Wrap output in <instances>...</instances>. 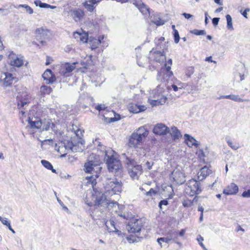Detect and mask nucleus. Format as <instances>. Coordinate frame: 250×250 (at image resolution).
I'll return each mask as SVG.
<instances>
[{
	"instance_id": "nucleus-27",
	"label": "nucleus",
	"mask_w": 250,
	"mask_h": 250,
	"mask_svg": "<svg viewBox=\"0 0 250 250\" xmlns=\"http://www.w3.org/2000/svg\"><path fill=\"white\" fill-rule=\"evenodd\" d=\"M73 36L75 39H80V40L83 43L87 42L88 41H89L88 35L87 33L76 32L74 33Z\"/></svg>"
},
{
	"instance_id": "nucleus-49",
	"label": "nucleus",
	"mask_w": 250,
	"mask_h": 250,
	"mask_svg": "<svg viewBox=\"0 0 250 250\" xmlns=\"http://www.w3.org/2000/svg\"><path fill=\"white\" fill-rule=\"evenodd\" d=\"M168 205V201L167 200H161L159 204V207L161 209H163V206H167Z\"/></svg>"
},
{
	"instance_id": "nucleus-23",
	"label": "nucleus",
	"mask_w": 250,
	"mask_h": 250,
	"mask_svg": "<svg viewBox=\"0 0 250 250\" xmlns=\"http://www.w3.org/2000/svg\"><path fill=\"white\" fill-rule=\"evenodd\" d=\"M133 4L139 10L140 12L143 15L149 14V9L144 3L141 2H134Z\"/></svg>"
},
{
	"instance_id": "nucleus-20",
	"label": "nucleus",
	"mask_w": 250,
	"mask_h": 250,
	"mask_svg": "<svg viewBox=\"0 0 250 250\" xmlns=\"http://www.w3.org/2000/svg\"><path fill=\"white\" fill-rule=\"evenodd\" d=\"M238 187L234 183H231L223 190V193L226 195H233L237 193Z\"/></svg>"
},
{
	"instance_id": "nucleus-21",
	"label": "nucleus",
	"mask_w": 250,
	"mask_h": 250,
	"mask_svg": "<svg viewBox=\"0 0 250 250\" xmlns=\"http://www.w3.org/2000/svg\"><path fill=\"white\" fill-rule=\"evenodd\" d=\"M42 77L44 81H46V83H52L55 81V77L53 75L51 70L47 69L42 74Z\"/></svg>"
},
{
	"instance_id": "nucleus-5",
	"label": "nucleus",
	"mask_w": 250,
	"mask_h": 250,
	"mask_svg": "<svg viewBox=\"0 0 250 250\" xmlns=\"http://www.w3.org/2000/svg\"><path fill=\"white\" fill-rule=\"evenodd\" d=\"M148 135V131L144 126H141L131 134L128 139L129 147L137 148L142 145Z\"/></svg>"
},
{
	"instance_id": "nucleus-32",
	"label": "nucleus",
	"mask_w": 250,
	"mask_h": 250,
	"mask_svg": "<svg viewBox=\"0 0 250 250\" xmlns=\"http://www.w3.org/2000/svg\"><path fill=\"white\" fill-rule=\"evenodd\" d=\"M98 174L99 173L97 172L96 171V173L92 174L91 176L86 177V179L87 180V183L90 184L93 187L96 184V178L99 177Z\"/></svg>"
},
{
	"instance_id": "nucleus-40",
	"label": "nucleus",
	"mask_w": 250,
	"mask_h": 250,
	"mask_svg": "<svg viewBox=\"0 0 250 250\" xmlns=\"http://www.w3.org/2000/svg\"><path fill=\"white\" fill-rule=\"evenodd\" d=\"M152 21L157 26L162 25L164 24V21L160 18L156 17L152 20Z\"/></svg>"
},
{
	"instance_id": "nucleus-12",
	"label": "nucleus",
	"mask_w": 250,
	"mask_h": 250,
	"mask_svg": "<svg viewBox=\"0 0 250 250\" xmlns=\"http://www.w3.org/2000/svg\"><path fill=\"white\" fill-rule=\"evenodd\" d=\"M9 63L11 65L20 67L23 64V57L16 55L13 51H10L8 55Z\"/></svg>"
},
{
	"instance_id": "nucleus-13",
	"label": "nucleus",
	"mask_w": 250,
	"mask_h": 250,
	"mask_svg": "<svg viewBox=\"0 0 250 250\" xmlns=\"http://www.w3.org/2000/svg\"><path fill=\"white\" fill-rule=\"evenodd\" d=\"M142 225L141 220L136 219L131 220L128 224L126 229L129 233L139 232L142 229Z\"/></svg>"
},
{
	"instance_id": "nucleus-24",
	"label": "nucleus",
	"mask_w": 250,
	"mask_h": 250,
	"mask_svg": "<svg viewBox=\"0 0 250 250\" xmlns=\"http://www.w3.org/2000/svg\"><path fill=\"white\" fill-rule=\"evenodd\" d=\"M211 173V170L207 166L202 167L198 173V179L199 180H203Z\"/></svg>"
},
{
	"instance_id": "nucleus-44",
	"label": "nucleus",
	"mask_w": 250,
	"mask_h": 250,
	"mask_svg": "<svg viewBox=\"0 0 250 250\" xmlns=\"http://www.w3.org/2000/svg\"><path fill=\"white\" fill-rule=\"evenodd\" d=\"M226 141L229 146L233 149L237 150L238 148V146L236 145H233L232 142L228 138H226Z\"/></svg>"
},
{
	"instance_id": "nucleus-60",
	"label": "nucleus",
	"mask_w": 250,
	"mask_h": 250,
	"mask_svg": "<svg viewBox=\"0 0 250 250\" xmlns=\"http://www.w3.org/2000/svg\"><path fill=\"white\" fill-rule=\"evenodd\" d=\"M186 232V230L185 229H182L180 230V231L178 233V235H179L180 236H183Z\"/></svg>"
},
{
	"instance_id": "nucleus-10",
	"label": "nucleus",
	"mask_w": 250,
	"mask_h": 250,
	"mask_svg": "<svg viewBox=\"0 0 250 250\" xmlns=\"http://www.w3.org/2000/svg\"><path fill=\"white\" fill-rule=\"evenodd\" d=\"M91 157L89 158L88 161L84 164V170L86 173H90L91 174L96 173V171L98 172L101 170V167H99V161H93L91 160Z\"/></svg>"
},
{
	"instance_id": "nucleus-6",
	"label": "nucleus",
	"mask_w": 250,
	"mask_h": 250,
	"mask_svg": "<svg viewBox=\"0 0 250 250\" xmlns=\"http://www.w3.org/2000/svg\"><path fill=\"white\" fill-rule=\"evenodd\" d=\"M105 192L110 195L118 194L122 191L123 184L115 178H107L104 184Z\"/></svg>"
},
{
	"instance_id": "nucleus-1",
	"label": "nucleus",
	"mask_w": 250,
	"mask_h": 250,
	"mask_svg": "<svg viewBox=\"0 0 250 250\" xmlns=\"http://www.w3.org/2000/svg\"><path fill=\"white\" fill-rule=\"evenodd\" d=\"M55 149L61 154V157H63L70 152L82 151L83 143L80 139L71 138L70 140H64L56 144Z\"/></svg>"
},
{
	"instance_id": "nucleus-51",
	"label": "nucleus",
	"mask_w": 250,
	"mask_h": 250,
	"mask_svg": "<svg viewBox=\"0 0 250 250\" xmlns=\"http://www.w3.org/2000/svg\"><path fill=\"white\" fill-rule=\"evenodd\" d=\"M242 196L245 198H250V189L244 191L243 192Z\"/></svg>"
},
{
	"instance_id": "nucleus-54",
	"label": "nucleus",
	"mask_w": 250,
	"mask_h": 250,
	"mask_svg": "<svg viewBox=\"0 0 250 250\" xmlns=\"http://www.w3.org/2000/svg\"><path fill=\"white\" fill-rule=\"evenodd\" d=\"M220 18H214L212 19V23L214 25H217L218 24Z\"/></svg>"
},
{
	"instance_id": "nucleus-4",
	"label": "nucleus",
	"mask_w": 250,
	"mask_h": 250,
	"mask_svg": "<svg viewBox=\"0 0 250 250\" xmlns=\"http://www.w3.org/2000/svg\"><path fill=\"white\" fill-rule=\"evenodd\" d=\"M123 161L126 166L130 176L133 180H138L139 177L142 173V167L137 165L134 158L132 156H129L127 153H124L122 155Z\"/></svg>"
},
{
	"instance_id": "nucleus-61",
	"label": "nucleus",
	"mask_w": 250,
	"mask_h": 250,
	"mask_svg": "<svg viewBox=\"0 0 250 250\" xmlns=\"http://www.w3.org/2000/svg\"><path fill=\"white\" fill-rule=\"evenodd\" d=\"M188 71V72L187 74L188 75L189 77H190V75L193 73V68L192 67H189Z\"/></svg>"
},
{
	"instance_id": "nucleus-58",
	"label": "nucleus",
	"mask_w": 250,
	"mask_h": 250,
	"mask_svg": "<svg viewBox=\"0 0 250 250\" xmlns=\"http://www.w3.org/2000/svg\"><path fill=\"white\" fill-rule=\"evenodd\" d=\"M250 10V9L249 8H246L244 11L242 13V14L243 15V16L245 17L246 18H248L247 15V13L248 12H249Z\"/></svg>"
},
{
	"instance_id": "nucleus-55",
	"label": "nucleus",
	"mask_w": 250,
	"mask_h": 250,
	"mask_svg": "<svg viewBox=\"0 0 250 250\" xmlns=\"http://www.w3.org/2000/svg\"><path fill=\"white\" fill-rule=\"evenodd\" d=\"M183 15L184 16V17L187 19H189L190 18H191L193 17V15H191L190 14L184 13L183 14Z\"/></svg>"
},
{
	"instance_id": "nucleus-62",
	"label": "nucleus",
	"mask_w": 250,
	"mask_h": 250,
	"mask_svg": "<svg viewBox=\"0 0 250 250\" xmlns=\"http://www.w3.org/2000/svg\"><path fill=\"white\" fill-rule=\"evenodd\" d=\"M49 6L50 5L47 3H42L41 8H48Z\"/></svg>"
},
{
	"instance_id": "nucleus-7",
	"label": "nucleus",
	"mask_w": 250,
	"mask_h": 250,
	"mask_svg": "<svg viewBox=\"0 0 250 250\" xmlns=\"http://www.w3.org/2000/svg\"><path fill=\"white\" fill-rule=\"evenodd\" d=\"M172 63V59H168L165 64V66L161 68L158 73L157 78L158 81L167 82L173 76V72L170 70Z\"/></svg>"
},
{
	"instance_id": "nucleus-41",
	"label": "nucleus",
	"mask_w": 250,
	"mask_h": 250,
	"mask_svg": "<svg viewBox=\"0 0 250 250\" xmlns=\"http://www.w3.org/2000/svg\"><path fill=\"white\" fill-rule=\"evenodd\" d=\"M191 33L196 35H204L206 34V31L204 30H197L195 29L191 31Z\"/></svg>"
},
{
	"instance_id": "nucleus-63",
	"label": "nucleus",
	"mask_w": 250,
	"mask_h": 250,
	"mask_svg": "<svg viewBox=\"0 0 250 250\" xmlns=\"http://www.w3.org/2000/svg\"><path fill=\"white\" fill-rule=\"evenodd\" d=\"M45 142H48L49 144L51 145L53 144V141L51 139L45 140L42 142L43 143H44Z\"/></svg>"
},
{
	"instance_id": "nucleus-15",
	"label": "nucleus",
	"mask_w": 250,
	"mask_h": 250,
	"mask_svg": "<svg viewBox=\"0 0 250 250\" xmlns=\"http://www.w3.org/2000/svg\"><path fill=\"white\" fill-rule=\"evenodd\" d=\"M14 80L13 75L9 73L0 72V82L4 86L11 84Z\"/></svg>"
},
{
	"instance_id": "nucleus-56",
	"label": "nucleus",
	"mask_w": 250,
	"mask_h": 250,
	"mask_svg": "<svg viewBox=\"0 0 250 250\" xmlns=\"http://www.w3.org/2000/svg\"><path fill=\"white\" fill-rule=\"evenodd\" d=\"M0 11H1L3 15H7L9 13V11L6 9L0 8Z\"/></svg>"
},
{
	"instance_id": "nucleus-8",
	"label": "nucleus",
	"mask_w": 250,
	"mask_h": 250,
	"mask_svg": "<svg viewBox=\"0 0 250 250\" xmlns=\"http://www.w3.org/2000/svg\"><path fill=\"white\" fill-rule=\"evenodd\" d=\"M28 125L32 128H39L42 126V129L43 130H48L50 128L52 129L55 126V125L52 123L51 120H45L43 123L41 122V120L34 118H29Z\"/></svg>"
},
{
	"instance_id": "nucleus-18",
	"label": "nucleus",
	"mask_w": 250,
	"mask_h": 250,
	"mask_svg": "<svg viewBox=\"0 0 250 250\" xmlns=\"http://www.w3.org/2000/svg\"><path fill=\"white\" fill-rule=\"evenodd\" d=\"M49 31L42 27L37 28L35 31L36 37L40 40L46 39L49 37Z\"/></svg>"
},
{
	"instance_id": "nucleus-59",
	"label": "nucleus",
	"mask_w": 250,
	"mask_h": 250,
	"mask_svg": "<svg viewBox=\"0 0 250 250\" xmlns=\"http://www.w3.org/2000/svg\"><path fill=\"white\" fill-rule=\"evenodd\" d=\"M57 200H58V202L60 203V204L61 205V206L62 207V208H63L64 210H68V208H67L66 207H65V206H63V203H62V202L61 201V200H60V199H59L58 198V199H57Z\"/></svg>"
},
{
	"instance_id": "nucleus-33",
	"label": "nucleus",
	"mask_w": 250,
	"mask_h": 250,
	"mask_svg": "<svg viewBox=\"0 0 250 250\" xmlns=\"http://www.w3.org/2000/svg\"><path fill=\"white\" fill-rule=\"evenodd\" d=\"M52 91V88L47 85H43L40 87V94L42 96L50 94Z\"/></svg>"
},
{
	"instance_id": "nucleus-26",
	"label": "nucleus",
	"mask_w": 250,
	"mask_h": 250,
	"mask_svg": "<svg viewBox=\"0 0 250 250\" xmlns=\"http://www.w3.org/2000/svg\"><path fill=\"white\" fill-rule=\"evenodd\" d=\"M84 16V12L80 9H74L72 11V16L75 21H80Z\"/></svg>"
},
{
	"instance_id": "nucleus-31",
	"label": "nucleus",
	"mask_w": 250,
	"mask_h": 250,
	"mask_svg": "<svg viewBox=\"0 0 250 250\" xmlns=\"http://www.w3.org/2000/svg\"><path fill=\"white\" fill-rule=\"evenodd\" d=\"M154 60L157 62H161L166 60V56L161 51H157L154 53Z\"/></svg>"
},
{
	"instance_id": "nucleus-57",
	"label": "nucleus",
	"mask_w": 250,
	"mask_h": 250,
	"mask_svg": "<svg viewBox=\"0 0 250 250\" xmlns=\"http://www.w3.org/2000/svg\"><path fill=\"white\" fill-rule=\"evenodd\" d=\"M42 1L40 0H34V3L37 6H39L40 7H41V5L42 4Z\"/></svg>"
},
{
	"instance_id": "nucleus-47",
	"label": "nucleus",
	"mask_w": 250,
	"mask_h": 250,
	"mask_svg": "<svg viewBox=\"0 0 250 250\" xmlns=\"http://www.w3.org/2000/svg\"><path fill=\"white\" fill-rule=\"evenodd\" d=\"M174 36L175 42L176 43H178L180 40V36H179L178 31L176 29H174Z\"/></svg>"
},
{
	"instance_id": "nucleus-11",
	"label": "nucleus",
	"mask_w": 250,
	"mask_h": 250,
	"mask_svg": "<svg viewBox=\"0 0 250 250\" xmlns=\"http://www.w3.org/2000/svg\"><path fill=\"white\" fill-rule=\"evenodd\" d=\"M185 175L182 169L177 167L171 173V179L176 184L182 185L185 181Z\"/></svg>"
},
{
	"instance_id": "nucleus-30",
	"label": "nucleus",
	"mask_w": 250,
	"mask_h": 250,
	"mask_svg": "<svg viewBox=\"0 0 250 250\" xmlns=\"http://www.w3.org/2000/svg\"><path fill=\"white\" fill-rule=\"evenodd\" d=\"M107 229L109 232H118V230L115 226L114 222L113 220H109L106 221L105 223Z\"/></svg>"
},
{
	"instance_id": "nucleus-39",
	"label": "nucleus",
	"mask_w": 250,
	"mask_h": 250,
	"mask_svg": "<svg viewBox=\"0 0 250 250\" xmlns=\"http://www.w3.org/2000/svg\"><path fill=\"white\" fill-rule=\"evenodd\" d=\"M41 163L44 167H45L46 168H47L48 169L52 168V164L49 162H48L46 160H42L41 161Z\"/></svg>"
},
{
	"instance_id": "nucleus-37",
	"label": "nucleus",
	"mask_w": 250,
	"mask_h": 250,
	"mask_svg": "<svg viewBox=\"0 0 250 250\" xmlns=\"http://www.w3.org/2000/svg\"><path fill=\"white\" fill-rule=\"evenodd\" d=\"M157 241L158 243L159 244V245L161 246V247H162V245L161 241L166 242L167 243H169L171 240H170V239H169V237L167 235L166 237L159 238L157 239Z\"/></svg>"
},
{
	"instance_id": "nucleus-43",
	"label": "nucleus",
	"mask_w": 250,
	"mask_h": 250,
	"mask_svg": "<svg viewBox=\"0 0 250 250\" xmlns=\"http://www.w3.org/2000/svg\"><path fill=\"white\" fill-rule=\"evenodd\" d=\"M193 205V202L189 200H185L183 202V205L185 207H190Z\"/></svg>"
},
{
	"instance_id": "nucleus-50",
	"label": "nucleus",
	"mask_w": 250,
	"mask_h": 250,
	"mask_svg": "<svg viewBox=\"0 0 250 250\" xmlns=\"http://www.w3.org/2000/svg\"><path fill=\"white\" fill-rule=\"evenodd\" d=\"M28 102L27 101H21L18 103V106L19 108L24 107V106L26 105L27 104Z\"/></svg>"
},
{
	"instance_id": "nucleus-14",
	"label": "nucleus",
	"mask_w": 250,
	"mask_h": 250,
	"mask_svg": "<svg viewBox=\"0 0 250 250\" xmlns=\"http://www.w3.org/2000/svg\"><path fill=\"white\" fill-rule=\"evenodd\" d=\"M153 98L154 99H148V100L149 103L152 106L163 105L166 103L167 100L166 96L160 94H155Z\"/></svg>"
},
{
	"instance_id": "nucleus-38",
	"label": "nucleus",
	"mask_w": 250,
	"mask_h": 250,
	"mask_svg": "<svg viewBox=\"0 0 250 250\" xmlns=\"http://www.w3.org/2000/svg\"><path fill=\"white\" fill-rule=\"evenodd\" d=\"M19 7L24 8L26 13L29 14H32L33 13V10L31 7L26 4H20Z\"/></svg>"
},
{
	"instance_id": "nucleus-2",
	"label": "nucleus",
	"mask_w": 250,
	"mask_h": 250,
	"mask_svg": "<svg viewBox=\"0 0 250 250\" xmlns=\"http://www.w3.org/2000/svg\"><path fill=\"white\" fill-rule=\"evenodd\" d=\"M104 161L107 164L109 171L116 176H120L123 171L121 162L115 156V152L111 149L106 150L104 152Z\"/></svg>"
},
{
	"instance_id": "nucleus-64",
	"label": "nucleus",
	"mask_w": 250,
	"mask_h": 250,
	"mask_svg": "<svg viewBox=\"0 0 250 250\" xmlns=\"http://www.w3.org/2000/svg\"><path fill=\"white\" fill-rule=\"evenodd\" d=\"M171 86L174 91H178V89L179 88L177 85L175 84H172Z\"/></svg>"
},
{
	"instance_id": "nucleus-29",
	"label": "nucleus",
	"mask_w": 250,
	"mask_h": 250,
	"mask_svg": "<svg viewBox=\"0 0 250 250\" xmlns=\"http://www.w3.org/2000/svg\"><path fill=\"white\" fill-rule=\"evenodd\" d=\"M168 133H169L174 140L179 139L182 136L179 130L175 126H172L170 129L169 128Z\"/></svg>"
},
{
	"instance_id": "nucleus-25",
	"label": "nucleus",
	"mask_w": 250,
	"mask_h": 250,
	"mask_svg": "<svg viewBox=\"0 0 250 250\" xmlns=\"http://www.w3.org/2000/svg\"><path fill=\"white\" fill-rule=\"evenodd\" d=\"M75 68V63H66L62 66L61 73L65 74L72 72Z\"/></svg>"
},
{
	"instance_id": "nucleus-28",
	"label": "nucleus",
	"mask_w": 250,
	"mask_h": 250,
	"mask_svg": "<svg viewBox=\"0 0 250 250\" xmlns=\"http://www.w3.org/2000/svg\"><path fill=\"white\" fill-rule=\"evenodd\" d=\"M101 39L100 37H99L98 39L91 37L89 38L88 43L92 50L95 49L98 47L101 42V39Z\"/></svg>"
},
{
	"instance_id": "nucleus-19",
	"label": "nucleus",
	"mask_w": 250,
	"mask_h": 250,
	"mask_svg": "<svg viewBox=\"0 0 250 250\" xmlns=\"http://www.w3.org/2000/svg\"><path fill=\"white\" fill-rule=\"evenodd\" d=\"M128 110L130 112L138 113L145 111L146 107L144 105L131 103L128 105Z\"/></svg>"
},
{
	"instance_id": "nucleus-3",
	"label": "nucleus",
	"mask_w": 250,
	"mask_h": 250,
	"mask_svg": "<svg viewBox=\"0 0 250 250\" xmlns=\"http://www.w3.org/2000/svg\"><path fill=\"white\" fill-rule=\"evenodd\" d=\"M91 196L96 209H100L102 211L106 208L110 210L111 208H116V206H118L117 202L107 200L102 192L95 190L94 189L91 192Z\"/></svg>"
},
{
	"instance_id": "nucleus-36",
	"label": "nucleus",
	"mask_w": 250,
	"mask_h": 250,
	"mask_svg": "<svg viewBox=\"0 0 250 250\" xmlns=\"http://www.w3.org/2000/svg\"><path fill=\"white\" fill-rule=\"evenodd\" d=\"M170 240H175L177 239L178 232L175 230H171L167 234Z\"/></svg>"
},
{
	"instance_id": "nucleus-46",
	"label": "nucleus",
	"mask_w": 250,
	"mask_h": 250,
	"mask_svg": "<svg viewBox=\"0 0 250 250\" xmlns=\"http://www.w3.org/2000/svg\"><path fill=\"white\" fill-rule=\"evenodd\" d=\"M197 240L199 242V245L204 249L206 250V248L204 245V244L202 243V241L204 240V238L202 236H201L200 235H199L197 237Z\"/></svg>"
},
{
	"instance_id": "nucleus-45",
	"label": "nucleus",
	"mask_w": 250,
	"mask_h": 250,
	"mask_svg": "<svg viewBox=\"0 0 250 250\" xmlns=\"http://www.w3.org/2000/svg\"><path fill=\"white\" fill-rule=\"evenodd\" d=\"M126 239L129 243H132L135 242H137V238L133 235H129L126 237Z\"/></svg>"
},
{
	"instance_id": "nucleus-16",
	"label": "nucleus",
	"mask_w": 250,
	"mask_h": 250,
	"mask_svg": "<svg viewBox=\"0 0 250 250\" xmlns=\"http://www.w3.org/2000/svg\"><path fill=\"white\" fill-rule=\"evenodd\" d=\"M101 0H87L83 2L82 5L88 12H92L94 11L96 7Z\"/></svg>"
},
{
	"instance_id": "nucleus-9",
	"label": "nucleus",
	"mask_w": 250,
	"mask_h": 250,
	"mask_svg": "<svg viewBox=\"0 0 250 250\" xmlns=\"http://www.w3.org/2000/svg\"><path fill=\"white\" fill-rule=\"evenodd\" d=\"M202 190L199 182L195 179L189 180L185 185V192L186 194L190 196L198 194Z\"/></svg>"
},
{
	"instance_id": "nucleus-42",
	"label": "nucleus",
	"mask_w": 250,
	"mask_h": 250,
	"mask_svg": "<svg viewBox=\"0 0 250 250\" xmlns=\"http://www.w3.org/2000/svg\"><path fill=\"white\" fill-rule=\"evenodd\" d=\"M231 100L237 102H241L244 101L243 99L240 98L238 95H231Z\"/></svg>"
},
{
	"instance_id": "nucleus-48",
	"label": "nucleus",
	"mask_w": 250,
	"mask_h": 250,
	"mask_svg": "<svg viewBox=\"0 0 250 250\" xmlns=\"http://www.w3.org/2000/svg\"><path fill=\"white\" fill-rule=\"evenodd\" d=\"M106 107L107 106L104 104H100L97 105L95 108L99 111H101L105 110Z\"/></svg>"
},
{
	"instance_id": "nucleus-34",
	"label": "nucleus",
	"mask_w": 250,
	"mask_h": 250,
	"mask_svg": "<svg viewBox=\"0 0 250 250\" xmlns=\"http://www.w3.org/2000/svg\"><path fill=\"white\" fill-rule=\"evenodd\" d=\"M197 148L196 152V155L198 156V157H199V158L201 161L205 162V160L204 159L205 157V153H204L203 149H201L200 147H199L198 146H197V148Z\"/></svg>"
},
{
	"instance_id": "nucleus-52",
	"label": "nucleus",
	"mask_w": 250,
	"mask_h": 250,
	"mask_svg": "<svg viewBox=\"0 0 250 250\" xmlns=\"http://www.w3.org/2000/svg\"><path fill=\"white\" fill-rule=\"evenodd\" d=\"M156 192L153 189L151 188L150 190L146 193L147 196H151L153 195H155Z\"/></svg>"
},
{
	"instance_id": "nucleus-17",
	"label": "nucleus",
	"mask_w": 250,
	"mask_h": 250,
	"mask_svg": "<svg viewBox=\"0 0 250 250\" xmlns=\"http://www.w3.org/2000/svg\"><path fill=\"white\" fill-rule=\"evenodd\" d=\"M168 131L169 128L162 123L155 125L153 130L154 134L159 135H166L168 133Z\"/></svg>"
},
{
	"instance_id": "nucleus-22",
	"label": "nucleus",
	"mask_w": 250,
	"mask_h": 250,
	"mask_svg": "<svg viewBox=\"0 0 250 250\" xmlns=\"http://www.w3.org/2000/svg\"><path fill=\"white\" fill-rule=\"evenodd\" d=\"M185 141L189 147H192V146H195L196 148L199 145L198 141L194 139L193 137L190 136L188 134H185L184 135Z\"/></svg>"
},
{
	"instance_id": "nucleus-53",
	"label": "nucleus",
	"mask_w": 250,
	"mask_h": 250,
	"mask_svg": "<svg viewBox=\"0 0 250 250\" xmlns=\"http://www.w3.org/2000/svg\"><path fill=\"white\" fill-rule=\"evenodd\" d=\"M1 222L3 225L6 226L7 227L10 225V222L7 221L5 218H4L3 220H1Z\"/></svg>"
},
{
	"instance_id": "nucleus-35",
	"label": "nucleus",
	"mask_w": 250,
	"mask_h": 250,
	"mask_svg": "<svg viewBox=\"0 0 250 250\" xmlns=\"http://www.w3.org/2000/svg\"><path fill=\"white\" fill-rule=\"evenodd\" d=\"M226 17L227 21V26L229 30H233L234 28L232 25V19L231 16L229 15H227Z\"/></svg>"
}]
</instances>
